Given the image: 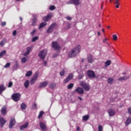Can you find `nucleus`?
<instances>
[{
  "instance_id": "nucleus-48",
  "label": "nucleus",
  "mask_w": 131,
  "mask_h": 131,
  "mask_svg": "<svg viewBox=\"0 0 131 131\" xmlns=\"http://www.w3.org/2000/svg\"><path fill=\"white\" fill-rule=\"evenodd\" d=\"M107 40V38H105L104 40H103V42H104V43H106L108 46H110V44H109V43H108Z\"/></svg>"
},
{
  "instance_id": "nucleus-11",
  "label": "nucleus",
  "mask_w": 131,
  "mask_h": 131,
  "mask_svg": "<svg viewBox=\"0 0 131 131\" xmlns=\"http://www.w3.org/2000/svg\"><path fill=\"white\" fill-rule=\"evenodd\" d=\"M39 126L42 131L47 130V125L42 122L39 123Z\"/></svg>"
},
{
  "instance_id": "nucleus-8",
  "label": "nucleus",
  "mask_w": 131,
  "mask_h": 131,
  "mask_svg": "<svg viewBox=\"0 0 131 131\" xmlns=\"http://www.w3.org/2000/svg\"><path fill=\"white\" fill-rule=\"evenodd\" d=\"M37 78H38V75H34L31 80H30V83L31 84H34L35 82H36V80H37Z\"/></svg>"
},
{
  "instance_id": "nucleus-56",
  "label": "nucleus",
  "mask_w": 131,
  "mask_h": 131,
  "mask_svg": "<svg viewBox=\"0 0 131 131\" xmlns=\"http://www.w3.org/2000/svg\"><path fill=\"white\" fill-rule=\"evenodd\" d=\"M58 55H59V53H57L54 54L53 57H57V56H58Z\"/></svg>"
},
{
  "instance_id": "nucleus-41",
  "label": "nucleus",
  "mask_w": 131,
  "mask_h": 131,
  "mask_svg": "<svg viewBox=\"0 0 131 131\" xmlns=\"http://www.w3.org/2000/svg\"><path fill=\"white\" fill-rule=\"evenodd\" d=\"M68 78L70 80H71V79H72L73 78V74H70V75H69Z\"/></svg>"
},
{
  "instance_id": "nucleus-38",
  "label": "nucleus",
  "mask_w": 131,
  "mask_h": 131,
  "mask_svg": "<svg viewBox=\"0 0 131 131\" xmlns=\"http://www.w3.org/2000/svg\"><path fill=\"white\" fill-rule=\"evenodd\" d=\"M27 61V58L26 57H23L21 58V62L23 63H26Z\"/></svg>"
},
{
  "instance_id": "nucleus-58",
  "label": "nucleus",
  "mask_w": 131,
  "mask_h": 131,
  "mask_svg": "<svg viewBox=\"0 0 131 131\" xmlns=\"http://www.w3.org/2000/svg\"><path fill=\"white\" fill-rule=\"evenodd\" d=\"M43 65L45 66H47V61L44 60V61H43Z\"/></svg>"
},
{
  "instance_id": "nucleus-4",
  "label": "nucleus",
  "mask_w": 131,
  "mask_h": 131,
  "mask_svg": "<svg viewBox=\"0 0 131 131\" xmlns=\"http://www.w3.org/2000/svg\"><path fill=\"white\" fill-rule=\"evenodd\" d=\"M56 26L57 24L55 23L51 24L47 30V33H51V32H53L54 30H55V28H56Z\"/></svg>"
},
{
  "instance_id": "nucleus-15",
  "label": "nucleus",
  "mask_w": 131,
  "mask_h": 131,
  "mask_svg": "<svg viewBox=\"0 0 131 131\" xmlns=\"http://www.w3.org/2000/svg\"><path fill=\"white\" fill-rule=\"evenodd\" d=\"M88 61L89 63H93L94 61H95V59H94V57L92 55H88Z\"/></svg>"
},
{
  "instance_id": "nucleus-57",
  "label": "nucleus",
  "mask_w": 131,
  "mask_h": 131,
  "mask_svg": "<svg viewBox=\"0 0 131 131\" xmlns=\"http://www.w3.org/2000/svg\"><path fill=\"white\" fill-rule=\"evenodd\" d=\"M2 26H6V22H3L2 23Z\"/></svg>"
},
{
  "instance_id": "nucleus-25",
  "label": "nucleus",
  "mask_w": 131,
  "mask_h": 131,
  "mask_svg": "<svg viewBox=\"0 0 131 131\" xmlns=\"http://www.w3.org/2000/svg\"><path fill=\"white\" fill-rule=\"evenodd\" d=\"M47 26V23H41L39 26V29H40L41 28H43V27H46Z\"/></svg>"
},
{
  "instance_id": "nucleus-34",
  "label": "nucleus",
  "mask_w": 131,
  "mask_h": 131,
  "mask_svg": "<svg viewBox=\"0 0 131 131\" xmlns=\"http://www.w3.org/2000/svg\"><path fill=\"white\" fill-rule=\"evenodd\" d=\"M89 116L88 115L84 116L82 118L83 120H84L85 121H86V120H89Z\"/></svg>"
},
{
  "instance_id": "nucleus-14",
  "label": "nucleus",
  "mask_w": 131,
  "mask_h": 131,
  "mask_svg": "<svg viewBox=\"0 0 131 131\" xmlns=\"http://www.w3.org/2000/svg\"><path fill=\"white\" fill-rule=\"evenodd\" d=\"M49 84V82L47 81H45L42 82H41L39 85V88H46L47 85Z\"/></svg>"
},
{
  "instance_id": "nucleus-20",
  "label": "nucleus",
  "mask_w": 131,
  "mask_h": 131,
  "mask_svg": "<svg viewBox=\"0 0 131 131\" xmlns=\"http://www.w3.org/2000/svg\"><path fill=\"white\" fill-rule=\"evenodd\" d=\"M108 113L110 116H114V115H115V112H114V110L112 109L108 110Z\"/></svg>"
},
{
  "instance_id": "nucleus-24",
  "label": "nucleus",
  "mask_w": 131,
  "mask_h": 131,
  "mask_svg": "<svg viewBox=\"0 0 131 131\" xmlns=\"http://www.w3.org/2000/svg\"><path fill=\"white\" fill-rule=\"evenodd\" d=\"M125 123L126 125H128L129 124H130V123H131V117L128 118L126 119Z\"/></svg>"
},
{
  "instance_id": "nucleus-31",
  "label": "nucleus",
  "mask_w": 131,
  "mask_h": 131,
  "mask_svg": "<svg viewBox=\"0 0 131 131\" xmlns=\"http://www.w3.org/2000/svg\"><path fill=\"white\" fill-rule=\"evenodd\" d=\"M26 104L24 103H21V105H20V108L21 109H23V110H25V109H26Z\"/></svg>"
},
{
  "instance_id": "nucleus-32",
  "label": "nucleus",
  "mask_w": 131,
  "mask_h": 131,
  "mask_svg": "<svg viewBox=\"0 0 131 131\" xmlns=\"http://www.w3.org/2000/svg\"><path fill=\"white\" fill-rule=\"evenodd\" d=\"M107 82L108 83L112 84L113 82H114V79H113L112 78H108Z\"/></svg>"
},
{
  "instance_id": "nucleus-44",
  "label": "nucleus",
  "mask_w": 131,
  "mask_h": 131,
  "mask_svg": "<svg viewBox=\"0 0 131 131\" xmlns=\"http://www.w3.org/2000/svg\"><path fill=\"white\" fill-rule=\"evenodd\" d=\"M83 76H84L83 74H80L78 77L79 79H81L83 77Z\"/></svg>"
},
{
  "instance_id": "nucleus-37",
  "label": "nucleus",
  "mask_w": 131,
  "mask_h": 131,
  "mask_svg": "<svg viewBox=\"0 0 131 131\" xmlns=\"http://www.w3.org/2000/svg\"><path fill=\"white\" fill-rule=\"evenodd\" d=\"M49 9L50 11H54V10L56 9V7L52 5L50 7Z\"/></svg>"
},
{
  "instance_id": "nucleus-28",
  "label": "nucleus",
  "mask_w": 131,
  "mask_h": 131,
  "mask_svg": "<svg viewBox=\"0 0 131 131\" xmlns=\"http://www.w3.org/2000/svg\"><path fill=\"white\" fill-rule=\"evenodd\" d=\"M111 64V60H107L104 63V66L105 67H107V66H110V65Z\"/></svg>"
},
{
  "instance_id": "nucleus-54",
  "label": "nucleus",
  "mask_w": 131,
  "mask_h": 131,
  "mask_svg": "<svg viewBox=\"0 0 131 131\" xmlns=\"http://www.w3.org/2000/svg\"><path fill=\"white\" fill-rule=\"evenodd\" d=\"M128 112L129 114H131V107L128 108Z\"/></svg>"
},
{
  "instance_id": "nucleus-53",
  "label": "nucleus",
  "mask_w": 131,
  "mask_h": 131,
  "mask_svg": "<svg viewBox=\"0 0 131 131\" xmlns=\"http://www.w3.org/2000/svg\"><path fill=\"white\" fill-rule=\"evenodd\" d=\"M37 107V104L36 103H34L33 106H32V108L33 109H35Z\"/></svg>"
},
{
  "instance_id": "nucleus-16",
  "label": "nucleus",
  "mask_w": 131,
  "mask_h": 131,
  "mask_svg": "<svg viewBox=\"0 0 131 131\" xmlns=\"http://www.w3.org/2000/svg\"><path fill=\"white\" fill-rule=\"evenodd\" d=\"M129 76H124L123 77H120L118 78V80L119 81H122V80H127V79H129Z\"/></svg>"
},
{
  "instance_id": "nucleus-61",
  "label": "nucleus",
  "mask_w": 131,
  "mask_h": 131,
  "mask_svg": "<svg viewBox=\"0 0 131 131\" xmlns=\"http://www.w3.org/2000/svg\"><path fill=\"white\" fill-rule=\"evenodd\" d=\"M122 74L123 75H126V72H124L123 73H122Z\"/></svg>"
},
{
  "instance_id": "nucleus-60",
  "label": "nucleus",
  "mask_w": 131,
  "mask_h": 131,
  "mask_svg": "<svg viewBox=\"0 0 131 131\" xmlns=\"http://www.w3.org/2000/svg\"><path fill=\"white\" fill-rule=\"evenodd\" d=\"M116 8H117V9H118V8H119V4H117V5L116 6Z\"/></svg>"
},
{
  "instance_id": "nucleus-51",
  "label": "nucleus",
  "mask_w": 131,
  "mask_h": 131,
  "mask_svg": "<svg viewBox=\"0 0 131 131\" xmlns=\"http://www.w3.org/2000/svg\"><path fill=\"white\" fill-rule=\"evenodd\" d=\"M64 29L65 30H68V29H70V24H68L67 27Z\"/></svg>"
},
{
  "instance_id": "nucleus-64",
  "label": "nucleus",
  "mask_w": 131,
  "mask_h": 131,
  "mask_svg": "<svg viewBox=\"0 0 131 131\" xmlns=\"http://www.w3.org/2000/svg\"><path fill=\"white\" fill-rule=\"evenodd\" d=\"M77 131H79V127H77Z\"/></svg>"
},
{
  "instance_id": "nucleus-59",
  "label": "nucleus",
  "mask_w": 131,
  "mask_h": 131,
  "mask_svg": "<svg viewBox=\"0 0 131 131\" xmlns=\"http://www.w3.org/2000/svg\"><path fill=\"white\" fill-rule=\"evenodd\" d=\"M67 20H71V17H70V16H67Z\"/></svg>"
},
{
  "instance_id": "nucleus-21",
  "label": "nucleus",
  "mask_w": 131,
  "mask_h": 131,
  "mask_svg": "<svg viewBox=\"0 0 131 131\" xmlns=\"http://www.w3.org/2000/svg\"><path fill=\"white\" fill-rule=\"evenodd\" d=\"M28 125H29V124L28 123H26V124L21 125L20 127V130H23L24 129H25V128H27Z\"/></svg>"
},
{
  "instance_id": "nucleus-2",
  "label": "nucleus",
  "mask_w": 131,
  "mask_h": 131,
  "mask_svg": "<svg viewBox=\"0 0 131 131\" xmlns=\"http://www.w3.org/2000/svg\"><path fill=\"white\" fill-rule=\"evenodd\" d=\"M48 54V50L44 49L39 52L38 56L42 60H43Z\"/></svg>"
},
{
  "instance_id": "nucleus-7",
  "label": "nucleus",
  "mask_w": 131,
  "mask_h": 131,
  "mask_svg": "<svg viewBox=\"0 0 131 131\" xmlns=\"http://www.w3.org/2000/svg\"><path fill=\"white\" fill-rule=\"evenodd\" d=\"M87 74L90 78H95L96 77L95 72L92 70L87 71Z\"/></svg>"
},
{
  "instance_id": "nucleus-19",
  "label": "nucleus",
  "mask_w": 131,
  "mask_h": 131,
  "mask_svg": "<svg viewBox=\"0 0 131 131\" xmlns=\"http://www.w3.org/2000/svg\"><path fill=\"white\" fill-rule=\"evenodd\" d=\"M6 122H7V121L4 119L3 118H0V123L1 127H3L4 126V124H5Z\"/></svg>"
},
{
  "instance_id": "nucleus-9",
  "label": "nucleus",
  "mask_w": 131,
  "mask_h": 131,
  "mask_svg": "<svg viewBox=\"0 0 131 131\" xmlns=\"http://www.w3.org/2000/svg\"><path fill=\"white\" fill-rule=\"evenodd\" d=\"M80 0H70L68 4L76 5V6L79 5Z\"/></svg>"
},
{
  "instance_id": "nucleus-62",
  "label": "nucleus",
  "mask_w": 131,
  "mask_h": 131,
  "mask_svg": "<svg viewBox=\"0 0 131 131\" xmlns=\"http://www.w3.org/2000/svg\"><path fill=\"white\" fill-rule=\"evenodd\" d=\"M78 98L79 99V100H80V101H81V100H82V98L80 97H78Z\"/></svg>"
},
{
  "instance_id": "nucleus-6",
  "label": "nucleus",
  "mask_w": 131,
  "mask_h": 131,
  "mask_svg": "<svg viewBox=\"0 0 131 131\" xmlns=\"http://www.w3.org/2000/svg\"><path fill=\"white\" fill-rule=\"evenodd\" d=\"M80 85H81V86H82V88H83L85 91H90V85L86 83L84 81H81L80 83Z\"/></svg>"
},
{
  "instance_id": "nucleus-27",
  "label": "nucleus",
  "mask_w": 131,
  "mask_h": 131,
  "mask_svg": "<svg viewBox=\"0 0 131 131\" xmlns=\"http://www.w3.org/2000/svg\"><path fill=\"white\" fill-rule=\"evenodd\" d=\"M66 71H67V69L66 68L63 69L62 71H61L60 72V75L61 76H63V75H64L65 74V72H66Z\"/></svg>"
},
{
  "instance_id": "nucleus-39",
  "label": "nucleus",
  "mask_w": 131,
  "mask_h": 131,
  "mask_svg": "<svg viewBox=\"0 0 131 131\" xmlns=\"http://www.w3.org/2000/svg\"><path fill=\"white\" fill-rule=\"evenodd\" d=\"M5 43H6V40H3L2 42H1L0 45L1 46V47H3L5 45Z\"/></svg>"
},
{
  "instance_id": "nucleus-17",
  "label": "nucleus",
  "mask_w": 131,
  "mask_h": 131,
  "mask_svg": "<svg viewBox=\"0 0 131 131\" xmlns=\"http://www.w3.org/2000/svg\"><path fill=\"white\" fill-rule=\"evenodd\" d=\"M15 123H16V121H15L14 118L11 119V121H10V125H9V128H12L14 125H15Z\"/></svg>"
},
{
  "instance_id": "nucleus-12",
  "label": "nucleus",
  "mask_w": 131,
  "mask_h": 131,
  "mask_svg": "<svg viewBox=\"0 0 131 131\" xmlns=\"http://www.w3.org/2000/svg\"><path fill=\"white\" fill-rule=\"evenodd\" d=\"M33 20L32 21V26H35V25H36V22L37 21V15L36 14H35L33 16Z\"/></svg>"
},
{
  "instance_id": "nucleus-29",
  "label": "nucleus",
  "mask_w": 131,
  "mask_h": 131,
  "mask_svg": "<svg viewBox=\"0 0 131 131\" xmlns=\"http://www.w3.org/2000/svg\"><path fill=\"white\" fill-rule=\"evenodd\" d=\"M12 68V70H14V71L17 70V69H18V67H19V64H15L14 66H13Z\"/></svg>"
},
{
  "instance_id": "nucleus-5",
  "label": "nucleus",
  "mask_w": 131,
  "mask_h": 131,
  "mask_svg": "<svg viewBox=\"0 0 131 131\" xmlns=\"http://www.w3.org/2000/svg\"><path fill=\"white\" fill-rule=\"evenodd\" d=\"M52 47L55 51H59V50H61V47H60V45H59V43L57 41L52 42Z\"/></svg>"
},
{
  "instance_id": "nucleus-30",
  "label": "nucleus",
  "mask_w": 131,
  "mask_h": 131,
  "mask_svg": "<svg viewBox=\"0 0 131 131\" xmlns=\"http://www.w3.org/2000/svg\"><path fill=\"white\" fill-rule=\"evenodd\" d=\"M31 75H32V72L31 71H28L26 74V76L27 77H29V76H31Z\"/></svg>"
},
{
  "instance_id": "nucleus-22",
  "label": "nucleus",
  "mask_w": 131,
  "mask_h": 131,
  "mask_svg": "<svg viewBox=\"0 0 131 131\" xmlns=\"http://www.w3.org/2000/svg\"><path fill=\"white\" fill-rule=\"evenodd\" d=\"M6 90V87L4 84L0 85V95H2L3 94V92Z\"/></svg>"
},
{
  "instance_id": "nucleus-45",
  "label": "nucleus",
  "mask_w": 131,
  "mask_h": 131,
  "mask_svg": "<svg viewBox=\"0 0 131 131\" xmlns=\"http://www.w3.org/2000/svg\"><path fill=\"white\" fill-rule=\"evenodd\" d=\"M114 40H117V35L116 34H114L113 35Z\"/></svg>"
},
{
  "instance_id": "nucleus-52",
  "label": "nucleus",
  "mask_w": 131,
  "mask_h": 131,
  "mask_svg": "<svg viewBox=\"0 0 131 131\" xmlns=\"http://www.w3.org/2000/svg\"><path fill=\"white\" fill-rule=\"evenodd\" d=\"M17 34V31L14 30L12 33L13 36H15V35Z\"/></svg>"
},
{
  "instance_id": "nucleus-46",
  "label": "nucleus",
  "mask_w": 131,
  "mask_h": 131,
  "mask_svg": "<svg viewBox=\"0 0 131 131\" xmlns=\"http://www.w3.org/2000/svg\"><path fill=\"white\" fill-rule=\"evenodd\" d=\"M13 86V82L12 81H10L8 84V88H12Z\"/></svg>"
},
{
  "instance_id": "nucleus-50",
  "label": "nucleus",
  "mask_w": 131,
  "mask_h": 131,
  "mask_svg": "<svg viewBox=\"0 0 131 131\" xmlns=\"http://www.w3.org/2000/svg\"><path fill=\"white\" fill-rule=\"evenodd\" d=\"M68 81H70V80L67 77L66 79L64 80V82L67 83Z\"/></svg>"
},
{
  "instance_id": "nucleus-26",
  "label": "nucleus",
  "mask_w": 131,
  "mask_h": 131,
  "mask_svg": "<svg viewBox=\"0 0 131 131\" xmlns=\"http://www.w3.org/2000/svg\"><path fill=\"white\" fill-rule=\"evenodd\" d=\"M24 85L26 89H27L29 86V80H27L25 82Z\"/></svg>"
},
{
  "instance_id": "nucleus-42",
  "label": "nucleus",
  "mask_w": 131,
  "mask_h": 131,
  "mask_svg": "<svg viewBox=\"0 0 131 131\" xmlns=\"http://www.w3.org/2000/svg\"><path fill=\"white\" fill-rule=\"evenodd\" d=\"M37 39H38V37L37 36H35L34 37H33L32 39V41L34 42L36 40H37Z\"/></svg>"
},
{
  "instance_id": "nucleus-35",
  "label": "nucleus",
  "mask_w": 131,
  "mask_h": 131,
  "mask_svg": "<svg viewBox=\"0 0 131 131\" xmlns=\"http://www.w3.org/2000/svg\"><path fill=\"white\" fill-rule=\"evenodd\" d=\"M6 53H7V51H6V50H4L0 52V57H2V56H4V55H5Z\"/></svg>"
},
{
  "instance_id": "nucleus-47",
  "label": "nucleus",
  "mask_w": 131,
  "mask_h": 131,
  "mask_svg": "<svg viewBox=\"0 0 131 131\" xmlns=\"http://www.w3.org/2000/svg\"><path fill=\"white\" fill-rule=\"evenodd\" d=\"M36 32V29H34L32 32L31 33V35L33 36L34 35V34Z\"/></svg>"
},
{
  "instance_id": "nucleus-18",
  "label": "nucleus",
  "mask_w": 131,
  "mask_h": 131,
  "mask_svg": "<svg viewBox=\"0 0 131 131\" xmlns=\"http://www.w3.org/2000/svg\"><path fill=\"white\" fill-rule=\"evenodd\" d=\"M75 92H76L77 93H78V94H83V89H82V88H80V87H78L75 91Z\"/></svg>"
},
{
  "instance_id": "nucleus-49",
  "label": "nucleus",
  "mask_w": 131,
  "mask_h": 131,
  "mask_svg": "<svg viewBox=\"0 0 131 131\" xmlns=\"http://www.w3.org/2000/svg\"><path fill=\"white\" fill-rule=\"evenodd\" d=\"M10 63L9 62L6 63V64L4 66L5 68H8L9 66H10Z\"/></svg>"
},
{
  "instance_id": "nucleus-23",
  "label": "nucleus",
  "mask_w": 131,
  "mask_h": 131,
  "mask_svg": "<svg viewBox=\"0 0 131 131\" xmlns=\"http://www.w3.org/2000/svg\"><path fill=\"white\" fill-rule=\"evenodd\" d=\"M1 113L3 115H5V114L7 113V107H6V106H4L2 108Z\"/></svg>"
},
{
  "instance_id": "nucleus-55",
  "label": "nucleus",
  "mask_w": 131,
  "mask_h": 131,
  "mask_svg": "<svg viewBox=\"0 0 131 131\" xmlns=\"http://www.w3.org/2000/svg\"><path fill=\"white\" fill-rule=\"evenodd\" d=\"M119 0H116L115 2V4H116V5H118V4H119Z\"/></svg>"
},
{
  "instance_id": "nucleus-36",
  "label": "nucleus",
  "mask_w": 131,
  "mask_h": 131,
  "mask_svg": "<svg viewBox=\"0 0 131 131\" xmlns=\"http://www.w3.org/2000/svg\"><path fill=\"white\" fill-rule=\"evenodd\" d=\"M43 115V112L42 111L40 112L39 113V114L38 117L39 119L41 118V117H42Z\"/></svg>"
},
{
  "instance_id": "nucleus-1",
  "label": "nucleus",
  "mask_w": 131,
  "mask_h": 131,
  "mask_svg": "<svg viewBox=\"0 0 131 131\" xmlns=\"http://www.w3.org/2000/svg\"><path fill=\"white\" fill-rule=\"evenodd\" d=\"M80 46H78L75 48L72 49L69 53L68 56L69 58H74L76 57L80 52Z\"/></svg>"
},
{
  "instance_id": "nucleus-3",
  "label": "nucleus",
  "mask_w": 131,
  "mask_h": 131,
  "mask_svg": "<svg viewBox=\"0 0 131 131\" xmlns=\"http://www.w3.org/2000/svg\"><path fill=\"white\" fill-rule=\"evenodd\" d=\"M20 98H21V94L20 93H15L12 95V99L14 102L20 101Z\"/></svg>"
},
{
  "instance_id": "nucleus-43",
  "label": "nucleus",
  "mask_w": 131,
  "mask_h": 131,
  "mask_svg": "<svg viewBox=\"0 0 131 131\" xmlns=\"http://www.w3.org/2000/svg\"><path fill=\"white\" fill-rule=\"evenodd\" d=\"M103 130V127L102 125H100L98 126V131H102Z\"/></svg>"
},
{
  "instance_id": "nucleus-13",
  "label": "nucleus",
  "mask_w": 131,
  "mask_h": 131,
  "mask_svg": "<svg viewBox=\"0 0 131 131\" xmlns=\"http://www.w3.org/2000/svg\"><path fill=\"white\" fill-rule=\"evenodd\" d=\"M32 51V47H29L27 48V51L24 53V56H28V55H29L30 54V52Z\"/></svg>"
},
{
  "instance_id": "nucleus-10",
  "label": "nucleus",
  "mask_w": 131,
  "mask_h": 131,
  "mask_svg": "<svg viewBox=\"0 0 131 131\" xmlns=\"http://www.w3.org/2000/svg\"><path fill=\"white\" fill-rule=\"evenodd\" d=\"M52 17H53V14H49L47 15L46 16H45L43 18V20L45 22H48V21H49V20L52 19Z\"/></svg>"
},
{
  "instance_id": "nucleus-33",
  "label": "nucleus",
  "mask_w": 131,
  "mask_h": 131,
  "mask_svg": "<svg viewBox=\"0 0 131 131\" xmlns=\"http://www.w3.org/2000/svg\"><path fill=\"white\" fill-rule=\"evenodd\" d=\"M73 86H74V84H73V83H70L68 85V89L71 90Z\"/></svg>"
},
{
  "instance_id": "nucleus-40",
  "label": "nucleus",
  "mask_w": 131,
  "mask_h": 131,
  "mask_svg": "<svg viewBox=\"0 0 131 131\" xmlns=\"http://www.w3.org/2000/svg\"><path fill=\"white\" fill-rule=\"evenodd\" d=\"M50 89H55L56 88V84L52 83L50 85Z\"/></svg>"
},
{
  "instance_id": "nucleus-63",
  "label": "nucleus",
  "mask_w": 131,
  "mask_h": 131,
  "mask_svg": "<svg viewBox=\"0 0 131 131\" xmlns=\"http://www.w3.org/2000/svg\"><path fill=\"white\" fill-rule=\"evenodd\" d=\"M97 33H98V35L99 36H100V35H101V34L100 33V32H97Z\"/></svg>"
}]
</instances>
